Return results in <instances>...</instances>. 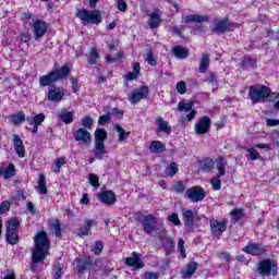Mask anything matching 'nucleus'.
Here are the masks:
<instances>
[{
  "mask_svg": "<svg viewBox=\"0 0 279 279\" xmlns=\"http://www.w3.org/2000/svg\"><path fill=\"white\" fill-rule=\"evenodd\" d=\"M35 248L33 251V268L47 258V252H49V238L47 232L41 231L35 235Z\"/></svg>",
  "mask_w": 279,
  "mask_h": 279,
  "instance_id": "f257e3e1",
  "label": "nucleus"
},
{
  "mask_svg": "<svg viewBox=\"0 0 279 279\" xmlns=\"http://www.w3.org/2000/svg\"><path fill=\"white\" fill-rule=\"evenodd\" d=\"M76 16L80 21L83 22V25H99L101 23V11L93 10L88 11L86 9H78L76 10Z\"/></svg>",
  "mask_w": 279,
  "mask_h": 279,
  "instance_id": "f03ea898",
  "label": "nucleus"
},
{
  "mask_svg": "<svg viewBox=\"0 0 279 279\" xmlns=\"http://www.w3.org/2000/svg\"><path fill=\"white\" fill-rule=\"evenodd\" d=\"M271 95V89L265 85H253L250 87L248 97L253 104H258Z\"/></svg>",
  "mask_w": 279,
  "mask_h": 279,
  "instance_id": "7ed1b4c3",
  "label": "nucleus"
},
{
  "mask_svg": "<svg viewBox=\"0 0 279 279\" xmlns=\"http://www.w3.org/2000/svg\"><path fill=\"white\" fill-rule=\"evenodd\" d=\"M21 227V221L17 220V218H12L7 223V241L11 245H16L19 243V233L16 230Z\"/></svg>",
  "mask_w": 279,
  "mask_h": 279,
  "instance_id": "20e7f679",
  "label": "nucleus"
},
{
  "mask_svg": "<svg viewBox=\"0 0 279 279\" xmlns=\"http://www.w3.org/2000/svg\"><path fill=\"white\" fill-rule=\"evenodd\" d=\"M257 271L263 278H265V276H277L278 265L270 259H264L259 263Z\"/></svg>",
  "mask_w": 279,
  "mask_h": 279,
  "instance_id": "39448f33",
  "label": "nucleus"
},
{
  "mask_svg": "<svg viewBox=\"0 0 279 279\" xmlns=\"http://www.w3.org/2000/svg\"><path fill=\"white\" fill-rule=\"evenodd\" d=\"M210 232L213 236H221L225 230L228 228V220H217L215 218L209 219Z\"/></svg>",
  "mask_w": 279,
  "mask_h": 279,
  "instance_id": "423d86ee",
  "label": "nucleus"
},
{
  "mask_svg": "<svg viewBox=\"0 0 279 279\" xmlns=\"http://www.w3.org/2000/svg\"><path fill=\"white\" fill-rule=\"evenodd\" d=\"M185 195L194 204H197V202H204V197H206V192L202 189V186H194L186 190Z\"/></svg>",
  "mask_w": 279,
  "mask_h": 279,
  "instance_id": "0eeeda50",
  "label": "nucleus"
},
{
  "mask_svg": "<svg viewBox=\"0 0 279 279\" xmlns=\"http://www.w3.org/2000/svg\"><path fill=\"white\" fill-rule=\"evenodd\" d=\"M147 95H149V87L148 86H142L131 93L129 96V101L134 106L138 104L142 99H146Z\"/></svg>",
  "mask_w": 279,
  "mask_h": 279,
  "instance_id": "6e6552de",
  "label": "nucleus"
},
{
  "mask_svg": "<svg viewBox=\"0 0 279 279\" xmlns=\"http://www.w3.org/2000/svg\"><path fill=\"white\" fill-rule=\"evenodd\" d=\"M210 130V118L208 116L202 117L194 126L195 134H208Z\"/></svg>",
  "mask_w": 279,
  "mask_h": 279,
  "instance_id": "1a4fd4ad",
  "label": "nucleus"
},
{
  "mask_svg": "<svg viewBox=\"0 0 279 279\" xmlns=\"http://www.w3.org/2000/svg\"><path fill=\"white\" fill-rule=\"evenodd\" d=\"M230 21H228V19H216L214 20V26L211 27V32L214 34H226V32H230Z\"/></svg>",
  "mask_w": 279,
  "mask_h": 279,
  "instance_id": "9d476101",
  "label": "nucleus"
},
{
  "mask_svg": "<svg viewBox=\"0 0 279 279\" xmlns=\"http://www.w3.org/2000/svg\"><path fill=\"white\" fill-rule=\"evenodd\" d=\"M243 252H245V254H251L252 256H263V254L267 252V248L262 244L248 243L243 247Z\"/></svg>",
  "mask_w": 279,
  "mask_h": 279,
  "instance_id": "9b49d317",
  "label": "nucleus"
},
{
  "mask_svg": "<svg viewBox=\"0 0 279 279\" xmlns=\"http://www.w3.org/2000/svg\"><path fill=\"white\" fill-rule=\"evenodd\" d=\"M144 232L146 234H151V232H155L156 227L158 226V221L156 218L151 215L145 216L144 220L142 222Z\"/></svg>",
  "mask_w": 279,
  "mask_h": 279,
  "instance_id": "f8f14e48",
  "label": "nucleus"
},
{
  "mask_svg": "<svg viewBox=\"0 0 279 279\" xmlns=\"http://www.w3.org/2000/svg\"><path fill=\"white\" fill-rule=\"evenodd\" d=\"M33 29H34V39L40 40V38H43L45 36V34H47V23H45L40 20H37L33 24Z\"/></svg>",
  "mask_w": 279,
  "mask_h": 279,
  "instance_id": "ddd939ff",
  "label": "nucleus"
},
{
  "mask_svg": "<svg viewBox=\"0 0 279 279\" xmlns=\"http://www.w3.org/2000/svg\"><path fill=\"white\" fill-rule=\"evenodd\" d=\"M45 119H46L45 113H39L35 117L26 118L27 123H29V125H34V128L32 130V134H38V126H40L43 124Z\"/></svg>",
  "mask_w": 279,
  "mask_h": 279,
  "instance_id": "4468645a",
  "label": "nucleus"
},
{
  "mask_svg": "<svg viewBox=\"0 0 279 279\" xmlns=\"http://www.w3.org/2000/svg\"><path fill=\"white\" fill-rule=\"evenodd\" d=\"M14 151L19 158H25V145H23V140L17 134L12 135Z\"/></svg>",
  "mask_w": 279,
  "mask_h": 279,
  "instance_id": "2eb2a0df",
  "label": "nucleus"
},
{
  "mask_svg": "<svg viewBox=\"0 0 279 279\" xmlns=\"http://www.w3.org/2000/svg\"><path fill=\"white\" fill-rule=\"evenodd\" d=\"M63 97H64V92H62V89H60L56 85H50L49 92H48L49 101L60 102L62 101Z\"/></svg>",
  "mask_w": 279,
  "mask_h": 279,
  "instance_id": "dca6fc26",
  "label": "nucleus"
},
{
  "mask_svg": "<svg viewBox=\"0 0 279 279\" xmlns=\"http://www.w3.org/2000/svg\"><path fill=\"white\" fill-rule=\"evenodd\" d=\"M181 213L185 228L191 230V228H193V223H195V213L186 208L181 209Z\"/></svg>",
  "mask_w": 279,
  "mask_h": 279,
  "instance_id": "f3484780",
  "label": "nucleus"
},
{
  "mask_svg": "<svg viewBox=\"0 0 279 279\" xmlns=\"http://www.w3.org/2000/svg\"><path fill=\"white\" fill-rule=\"evenodd\" d=\"M125 264L135 269H143V267H145V264L141 260V255L136 252H133L132 256L125 259Z\"/></svg>",
  "mask_w": 279,
  "mask_h": 279,
  "instance_id": "a211bd4d",
  "label": "nucleus"
},
{
  "mask_svg": "<svg viewBox=\"0 0 279 279\" xmlns=\"http://www.w3.org/2000/svg\"><path fill=\"white\" fill-rule=\"evenodd\" d=\"M74 138L77 142L83 143V145H90V133L88 131H86V129H78L75 133H74Z\"/></svg>",
  "mask_w": 279,
  "mask_h": 279,
  "instance_id": "6ab92c4d",
  "label": "nucleus"
},
{
  "mask_svg": "<svg viewBox=\"0 0 279 279\" xmlns=\"http://www.w3.org/2000/svg\"><path fill=\"white\" fill-rule=\"evenodd\" d=\"M95 226H97V221L95 219L84 220V226L78 229L77 236H88L92 234L90 230L92 228H95Z\"/></svg>",
  "mask_w": 279,
  "mask_h": 279,
  "instance_id": "aec40b11",
  "label": "nucleus"
},
{
  "mask_svg": "<svg viewBox=\"0 0 279 279\" xmlns=\"http://www.w3.org/2000/svg\"><path fill=\"white\" fill-rule=\"evenodd\" d=\"M98 199H100L102 204H108L109 206H111L117 202V196L112 191H107L98 194Z\"/></svg>",
  "mask_w": 279,
  "mask_h": 279,
  "instance_id": "412c9836",
  "label": "nucleus"
},
{
  "mask_svg": "<svg viewBox=\"0 0 279 279\" xmlns=\"http://www.w3.org/2000/svg\"><path fill=\"white\" fill-rule=\"evenodd\" d=\"M197 263L196 262H190L185 269L181 270V276L182 278H192L193 274H195L197 271Z\"/></svg>",
  "mask_w": 279,
  "mask_h": 279,
  "instance_id": "4be33fe9",
  "label": "nucleus"
},
{
  "mask_svg": "<svg viewBox=\"0 0 279 279\" xmlns=\"http://www.w3.org/2000/svg\"><path fill=\"white\" fill-rule=\"evenodd\" d=\"M105 154H106V145L101 142H95L94 144L95 158H98V160H101Z\"/></svg>",
  "mask_w": 279,
  "mask_h": 279,
  "instance_id": "5701e85b",
  "label": "nucleus"
},
{
  "mask_svg": "<svg viewBox=\"0 0 279 279\" xmlns=\"http://www.w3.org/2000/svg\"><path fill=\"white\" fill-rule=\"evenodd\" d=\"M9 121L12 123V125H21V123H24L25 121V112L17 111L16 113L9 117Z\"/></svg>",
  "mask_w": 279,
  "mask_h": 279,
  "instance_id": "b1692460",
  "label": "nucleus"
},
{
  "mask_svg": "<svg viewBox=\"0 0 279 279\" xmlns=\"http://www.w3.org/2000/svg\"><path fill=\"white\" fill-rule=\"evenodd\" d=\"M148 25L150 29H156V27L160 25V13L158 12V9H156L153 13H150Z\"/></svg>",
  "mask_w": 279,
  "mask_h": 279,
  "instance_id": "393cba45",
  "label": "nucleus"
},
{
  "mask_svg": "<svg viewBox=\"0 0 279 279\" xmlns=\"http://www.w3.org/2000/svg\"><path fill=\"white\" fill-rule=\"evenodd\" d=\"M53 82H58V80L56 78V74H53V72H50L47 75L39 77V84L43 87L49 86V84H53Z\"/></svg>",
  "mask_w": 279,
  "mask_h": 279,
  "instance_id": "a878e982",
  "label": "nucleus"
},
{
  "mask_svg": "<svg viewBox=\"0 0 279 279\" xmlns=\"http://www.w3.org/2000/svg\"><path fill=\"white\" fill-rule=\"evenodd\" d=\"M58 119L69 125L70 123H73V112L63 109L60 113H58Z\"/></svg>",
  "mask_w": 279,
  "mask_h": 279,
  "instance_id": "bb28decb",
  "label": "nucleus"
},
{
  "mask_svg": "<svg viewBox=\"0 0 279 279\" xmlns=\"http://www.w3.org/2000/svg\"><path fill=\"white\" fill-rule=\"evenodd\" d=\"M183 21L184 23H206V21H208V16L193 14V15H187L183 17Z\"/></svg>",
  "mask_w": 279,
  "mask_h": 279,
  "instance_id": "cd10ccee",
  "label": "nucleus"
},
{
  "mask_svg": "<svg viewBox=\"0 0 279 279\" xmlns=\"http://www.w3.org/2000/svg\"><path fill=\"white\" fill-rule=\"evenodd\" d=\"M214 162H216L218 175H222V177L226 175V167H228V160H226V158H223V157H219Z\"/></svg>",
  "mask_w": 279,
  "mask_h": 279,
  "instance_id": "c85d7f7f",
  "label": "nucleus"
},
{
  "mask_svg": "<svg viewBox=\"0 0 279 279\" xmlns=\"http://www.w3.org/2000/svg\"><path fill=\"white\" fill-rule=\"evenodd\" d=\"M172 53L175 56V58H179L180 60H184V58H189V49L177 46L172 49Z\"/></svg>",
  "mask_w": 279,
  "mask_h": 279,
  "instance_id": "c756f323",
  "label": "nucleus"
},
{
  "mask_svg": "<svg viewBox=\"0 0 279 279\" xmlns=\"http://www.w3.org/2000/svg\"><path fill=\"white\" fill-rule=\"evenodd\" d=\"M150 151H153V154H162V151H165V149H167V146L165 144H162V142L160 141H154L150 146H149Z\"/></svg>",
  "mask_w": 279,
  "mask_h": 279,
  "instance_id": "7c9ffc66",
  "label": "nucleus"
},
{
  "mask_svg": "<svg viewBox=\"0 0 279 279\" xmlns=\"http://www.w3.org/2000/svg\"><path fill=\"white\" fill-rule=\"evenodd\" d=\"M52 73L58 81L62 80V77H69V73H71V70H69V66L63 65L59 70L52 71Z\"/></svg>",
  "mask_w": 279,
  "mask_h": 279,
  "instance_id": "2f4dec72",
  "label": "nucleus"
},
{
  "mask_svg": "<svg viewBox=\"0 0 279 279\" xmlns=\"http://www.w3.org/2000/svg\"><path fill=\"white\" fill-rule=\"evenodd\" d=\"M208 66H210V57L205 53L199 62V73H206L208 71Z\"/></svg>",
  "mask_w": 279,
  "mask_h": 279,
  "instance_id": "473e14b6",
  "label": "nucleus"
},
{
  "mask_svg": "<svg viewBox=\"0 0 279 279\" xmlns=\"http://www.w3.org/2000/svg\"><path fill=\"white\" fill-rule=\"evenodd\" d=\"M114 130L118 132L120 143H123L130 138V132H126L121 125L116 124Z\"/></svg>",
  "mask_w": 279,
  "mask_h": 279,
  "instance_id": "72a5a7b5",
  "label": "nucleus"
},
{
  "mask_svg": "<svg viewBox=\"0 0 279 279\" xmlns=\"http://www.w3.org/2000/svg\"><path fill=\"white\" fill-rule=\"evenodd\" d=\"M156 123L159 128V132H166V134H171V126H169V123H167L165 119L158 118L156 120Z\"/></svg>",
  "mask_w": 279,
  "mask_h": 279,
  "instance_id": "f704fd0d",
  "label": "nucleus"
},
{
  "mask_svg": "<svg viewBox=\"0 0 279 279\" xmlns=\"http://www.w3.org/2000/svg\"><path fill=\"white\" fill-rule=\"evenodd\" d=\"M2 175L4 180H10V178H14L16 175V168L10 163L7 169L2 171Z\"/></svg>",
  "mask_w": 279,
  "mask_h": 279,
  "instance_id": "c9c22d12",
  "label": "nucleus"
},
{
  "mask_svg": "<svg viewBox=\"0 0 279 279\" xmlns=\"http://www.w3.org/2000/svg\"><path fill=\"white\" fill-rule=\"evenodd\" d=\"M37 189L39 190L40 195H47V181L45 174H39Z\"/></svg>",
  "mask_w": 279,
  "mask_h": 279,
  "instance_id": "e433bc0d",
  "label": "nucleus"
},
{
  "mask_svg": "<svg viewBox=\"0 0 279 279\" xmlns=\"http://www.w3.org/2000/svg\"><path fill=\"white\" fill-rule=\"evenodd\" d=\"M108 138V132L104 129H97L95 131V143H104Z\"/></svg>",
  "mask_w": 279,
  "mask_h": 279,
  "instance_id": "4c0bfd02",
  "label": "nucleus"
},
{
  "mask_svg": "<svg viewBox=\"0 0 279 279\" xmlns=\"http://www.w3.org/2000/svg\"><path fill=\"white\" fill-rule=\"evenodd\" d=\"M232 223H236V221H241V218L244 216L243 209H233L230 211Z\"/></svg>",
  "mask_w": 279,
  "mask_h": 279,
  "instance_id": "58836bf2",
  "label": "nucleus"
},
{
  "mask_svg": "<svg viewBox=\"0 0 279 279\" xmlns=\"http://www.w3.org/2000/svg\"><path fill=\"white\" fill-rule=\"evenodd\" d=\"M161 243H162L167 254H171V252H173V247H174L173 239L165 238V239H162Z\"/></svg>",
  "mask_w": 279,
  "mask_h": 279,
  "instance_id": "ea45409f",
  "label": "nucleus"
},
{
  "mask_svg": "<svg viewBox=\"0 0 279 279\" xmlns=\"http://www.w3.org/2000/svg\"><path fill=\"white\" fill-rule=\"evenodd\" d=\"M202 169L203 171H207L208 173H210V171H213V169H215V160L207 158L202 162Z\"/></svg>",
  "mask_w": 279,
  "mask_h": 279,
  "instance_id": "a19ab883",
  "label": "nucleus"
},
{
  "mask_svg": "<svg viewBox=\"0 0 279 279\" xmlns=\"http://www.w3.org/2000/svg\"><path fill=\"white\" fill-rule=\"evenodd\" d=\"M97 60H99V51L96 48H93L88 56V64H97Z\"/></svg>",
  "mask_w": 279,
  "mask_h": 279,
  "instance_id": "79ce46f5",
  "label": "nucleus"
},
{
  "mask_svg": "<svg viewBox=\"0 0 279 279\" xmlns=\"http://www.w3.org/2000/svg\"><path fill=\"white\" fill-rule=\"evenodd\" d=\"M221 178L222 175L217 174L210 180V184L214 189V191H221Z\"/></svg>",
  "mask_w": 279,
  "mask_h": 279,
  "instance_id": "37998d69",
  "label": "nucleus"
},
{
  "mask_svg": "<svg viewBox=\"0 0 279 279\" xmlns=\"http://www.w3.org/2000/svg\"><path fill=\"white\" fill-rule=\"evenodd\" d=\"M146 62H148L150 66H156V57L154 56V50H151V48L146 49Z\"/></svg>",
  "mask_w": 279,
  "mask_h": 279,
  "instance_id": "c03bdc74",
  "label": "nucleus"
},
{
  "mask_svg": "<svg viewBox=\"0 0 279 279\" xmlns=\"http://www.w3.org/2000/svg\"><path fill=\"white\" fill-rule=\"evenodd\" d=\"M51 230L56 234V236H62V228L60 226V220H53L51 223Z\"/></svg>",
  "mask_w": 279,
  "mask_h": 279,
  "instance_id": "a18cd8bd",
  "label": "nucleus"
},
{
  "mask_svg": "<svg viewBox=\"0 0 279 279\" xmlns=\"http://www.w3.org/2000/svg\"><path fill=\"white\" fill-rule=\"evenodd\" d=\"M173 191L174 193L182 194L186 191V185L182 181H175L173 183Z\"/></svg>",
  "mask_w": 279,
  "mask_h": 279,
  "instance_id": "49530a36",
  "label": "nucleus"
},
{
  "mask_svg": "<svg viewBox=\"0 0 279 279\" xmlns=\"http://www.w3.org/2000/svg\"><path fill=\"white\" fill-rule=\"evenodd\" d=\"M179 112H191L193 110V104L191 102H179L178 105Z\"/></svg>",
  "mask_w": 279,
  "mask_h": 279,
  "instance_id": "de8ad7c7",
  "label": "nucleus"
},
{
  "mask_svg": "<svg viewBox=\"0 0 279 279\" xmlns=\"http://www.w3.org/2000/svg\"><path fill=\"white\" fill-rule=\"evenodd\" d=\"M247 154L246 156H250V160H263V157L260 154H258V150L256 148H247Z\"/></svg>",
  "mask_w": 279,
  "mask_h": 279,
  "instance_id": "09e8293b",
  "label": "nucleus"
},
{
  "mask_svg": "<svg viewBox=\"0 0 279 279\" xmlns=\"http://www.w3.org/2000/svg\"><path fill=\"white\" fill-rule=\"evenodd\" d=\"M53 279H60L62 278V274H64V266L63 265H60V264H57L54 267H53Z\"/></svg>",
  "mask_w": 279,
  "mask_h": 279,
  "instance_id": "8fccbe9b",
  "label": "nucleus"
},
{
  "mask_svg": "<svg viewBox=\"0 0 279 279\" xmlns=\"http://www.w3.org/2000/svg\"><path fill=\"white\" fill-rule=\"evenodd\" d=\"M178 173V163L171 162L170 166L166 169V175L169 178H173Z\"/></svg>",
  "mask_w": 279,
  "mask_h": 279,
  "instance_id": "3c124183",
  "label": "nucleus"
},
{
  "mask_svg": "<svg viewBox=\"0 0 279 279\" xmlns=\"http://www.w3.org/2000/svg\"><path fill=\"white\" fill-rule=\"evenodd\" d=\"M89 184L94 186V189H99V177H97L95 173H90L88 177Z\"/></svg>",
  "mask_w": 279,
  "mask_h": 279,
  "instance_id": "603ef678",
  "label": "nucleus"
},
{
  "mask_svg": "<svg viewBox=\"0 0 279 279\" xmlns=\"http://www.w3.org/2000/svg\"><path fill=\"white\" fill-rule=\"evenodd\" d=\"M92 252H94V254L96 256H99V254H101V252H104V242L102 241H97L94 245V247L92 248Z\"/></svg>",
  "mask_w": 279,
  "mask_h": 279,
  "instance_id": "864d4df0",
  "label": "nucleus"
},
{
  "mask_svg": "<svg viewBox=\"0 0 279 279\" xmlns=\"http://www.w3.org/2000/svg\"><path fill=\"white\" fill-rule=\"evenodd\" d=\"M178 250L181 252L182 258H186V248L184 247V240L183 239H179Z\"/></svg>",
  "mask_w": 279,
  "mask_h": 279,
  "instance_id": "5fc2aeb1",
  "label": "nucleus"
},
{
  "mask_svg": "<svg viewBox=\"0 0 279 279\" xmlns=\"http://www.w3.org/2000/svg\"><path fill=\"white\" fill-rule=\"evenodd\" d=\"M177 90L181 95H184L186 93V83L184 81H180L177 83Z\"/></svg>",
  "mask_w": 279,
  "mask_h": 279,
  "instance_id": "6e6d98bb",
  "label": "nucleus"
},
{
  "mask_svg": "<svg viewBox=\"0 0 279 279\" xmlns=\"http://www.w3.org/2000/svg\"><path fill=\"white\" fill-rule=\"evenodd\" d=\"M82 125H83V128H86L87 130H90L93 128V120L90 119V117H85L82 120Z\"/></svg>",
  "mask_w": 279,
  "mask_h": 279,
  "instance_id": "4d7b16f0",
  "label": "nucleus"
},
{
  "mask_svg": "<svg viewBox=\"0 0 279 279\" xmlns=\"http://www.w3.org/2000/svg\"><path fill=\"white\" fill-rule=\"evenodd\" d=\"M168 220L171 221L174 226H180L182 222L180 221V218L178 217V214H172L168 217Z\"/></svg>",
  "mask_w": 279,
  "mask_h": 279,
  "instance_id": "13d9d810",
  "label": "nucleus"
},
{
  "mask_svg": "<svg viewBox=\"0 0 279 279\" xmlns=\"http://www.w3.org/2000/svg\"><path fill=\"white\" fill-rule=\"evenodd\" d=\"M110 119H111L110 113L100 116L98 119V123H99V125H106V123H108V121H110Z\"/></svg>",
  "mask_w": 279,
  "mask_h": 279,
  "instance_id": "bf43d9fd",
  "label": "nucleus"
},
{
  "mask_svg": "<svg viewBox=\"0 0 279 279\" xmlns=\"http://www.w3.org/2000/svg\"><path fill=\"white\" fill-rule=\"evenodd\" d=\"M10 210V202L4 201L0 205V215H3L4 213H8Z\"/></svg>",
  "mask_w": 279,
  "mask_h": 279,
  "instance_id": "052dcab7",
  "label": "nucleus"
},
{
  "mask_svg": "<svg viewBox=\"0 0 279 279\" xmlns=\"http://www.w3.org/2000/svg\"><path fill=\"white\" fill-rule=\"evenodd\" d=\"M117 5L120 12H125V10H128V3L124 2V0H117Z\"/></svg>",
  "mask_w": 279,
  "mask_h": 279,
  "instance_id": "680f3d73",
  "label": "nucleus"
},
{
  "mask_svg": "<svg viewBox=\"0 0 279 279\" xmlns=\"http://www.w3.org/2000/svg\"><path fill=\"white\" fill-rule=\"evenodd\" d=\"M143 279H158V274L151 271L145 272Z\"/></svg>",
  "mask_w": 279,
  "mask_h": 279,
  "instance_id": "e2e57ef3",
  "label": "nucleus"
},
{
  "mask_svg": "<svg viewBox=\"0 0 279 279\" xmlns=\"http://www.w3.org/2000/svg\"><path fill=\"white\" fill-rule=\"evenodd\" d=\"M26 208L31 215H36V207L34 206V203H27Z\"/></svg>",
  "mask_w": 279,
  "mask_h": 279,
  "instance_id": "0e129e2a",
  "label": "nucleus"
},
{
  "mask_svg": "<svg viewBox=\"0 0 279 279\" xmlns=\"http://www.w3.org/2000/svg\"><path fill=\"white\" fill-rule=\"evenodd\" d=\"M206 82H208L209 84H217V74L211 73L209 77L206 78Z\"/></svg>",
  "mask_w": 279,
  "mask_h": 279,
  "instance_id": "69168bd1",
  "label": "nucleus"
},
{
  "mask_svg": "<svg viewBox=\"0 0 279 279\" xmlns=\"http://www.w3.org/2000/svg\"><path fill=\"white\" fill-rule=\"evenodd\" d=\"M266 123H267V125H269L270 128H274V126H276V125H279V120L266 119Z\"/></svg>",
  "mask_w": 279,
  "mask_h": 279,
  "instance_id": "338daca9",
  "label": "nucleus"
},
{
  "mask_svg": "<svg viewBox=\"0 0 279 279\" xmlns=\"http://www.w3.org/2000/svg\"><path fill=\"white\" fill-rule=\"evenodd\" d=\"M137 77H138V74L135 73V72H129V73L125 75V80H129V81L136 80Z\"/></svg>",
  "mask_w": 279,
  "mask_h": 279,
  "instance_id": "774afa93",
  "label": "nucleus"
}]
</instances>
